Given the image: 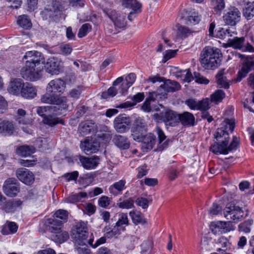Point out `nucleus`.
I'll return each mask as SVG.
<instances>
[{
	"mask_svg": "<svg viewBox=\"0 0 254 254\" xmlns=\"http://www.w3.org/2000/svg\"><path fill=\"white\" fill-rule=\"evenodd\" d=\"M24 66L20 70L23 78L30 81H35L42 77L43 68L39 65L44 64L45 59L43 54L36 51L27 52L22 59Z\"/></svg>",
	"mask_w": 254,
	"mask_h": 254,
	"instance_id": "f257e3e1",
	"label": "nucleus"
},
{
	"mask_svg": "<svg viewBox=\"0 0 254 254\" xmlns=\"http://www.w3.org/2000/svg\"><path fill=\"white\" fill-rule=\"evenodd\" d=\"M65 86V82L60 78L51 80L46 87V92L41 98L44 103L55 104L60 106L61 110L68 108L67 98L61 96Z\"/></svg>",
	"mask_w": 254,
	"mask_h": 254,
	"instance_id": "f03ea898",
	"label": "nucleus"
},
{
	"mask_svg": "<svg viewBox=\"0 0 254 254\" xmlns=\"http://www.w3.org/2000/svg\"><path fill=\"white\" fill-rule=\"evenodd\" d=\"M222 54L219 49L205 47L201 51L200 62L205 69H214L218 67L221 61Z\"/></svg>",
	"mask_w": 254,
	"mask_h": 254,
	"instance_id": "7ed1b4c3",
	"label": "nucleus"
},
{
	"mask_svg": "<svg viewBox=\"0 0 254 254\" xmlns=\"http://www.w3.org/2000/svg\"><path fill=\"white\" fill-rule=\"evenodd\" d=\"M214 136L217 139L221 137H224V139L221 140L219 143L215 142L211 145L210 150L216 154H228L229 153L227 147L229 143L228 133L222 128H218Z\"/></svg>",
	"mask_w": 254,
	"mask_h": 254,
	"instance_id": "20e7f679",
	"label": "nucleus"
},
{
	"mask_svg": "<svg viewBox=\"0 0 254 254\" xmlns=\"http://www.w3.org/2000/svg\"><path fill=\"white\" fill-rule=\"evenodd\" d=\"M224 216L229 222H237L243 217L244 211L234 202H230L226 205L223 211Z\"/></svg>",
	"mask_w": 254,
	"mask_h": 254,
	"instance_id": "39448f33",
	"label": "nucleus"
},
{
	"mask_svg": "<svg viewBox=\"0 0 254 254\" xmlns=\"http://www.w3.org/2000/svg\"><path fill=\"white\" fill-rule=\"evenodd\" d=\"M74 242L76 244H86L88 240V232L86 223L83 221L76 223L73 230Z\"/></svg>",
	"mask_w": 254,
	"mask_h": 254,
	"instance_id": "423d86ee",
	"label": "nucleus"
},
{
	"mask_svg": "<svg viewBox=\"0 0 254 254\" xmlns=\"http://www.w3.org/2000/svg\"><path fill=\"white\" fill-rule=\"evenodd\" d=\"M62 227V223L53 217L45 219L40 223L39 231L42 233L49 231L51 233H54L60 231Z\"/></svg>",
	"mask_w": 254,
	"mask_h": 254,
	"instance_id": "0eeeda50",
	"label": "nucleus"
},
{
	"mask_svg": "<svg viewBox=\"0 0 254 254\" xmlns=\"http://www.w3.org/2000/svg\"><path fill=\"white\" fill-rule=\"evenodd\" d=\"M103 11L111 19L116 27L121 28L126 26V15L125 13L108 8L103 9Z\"/></svg>",
	"mask_w": 254,
	"mask_h": 254,
	"instance_id": "6e6552de",
	"label": "nucleus"
},
{
	"mask_svg": "<svg viewBox=\"0 0 254 254\" xmlns=\"http://www.w3.org/2000/svg\"><path fill=\"white\" fill-rule=\"evenodd\" d=\"M154 117L158 121H162L166 125L171 126H175L179 121V116L176 112L168 110L164 112H161L160 114H155Z\"/></svg>",
	"mask_w": 254,
	"mask_h": 254,
	"instance_id": "1a4fd4ad",
	"label": "nucleus"
},
{
	"mask_svg": "<svg viewBox=\"0 0 254 254\" xmlns=\"http://www.w3.org/2000/svg\"><path fill=\"white\" fill-rule=\"evenodd\" d=\"M130 124V118L125 114L119 115L114 121V127L115 130L121 133L128 130Z\"/></svg>",
	"mask_w": 254,
	"mask_h": 254,
	"instance_id": "9d476101",
	"label": "nucleus"
},
{
	"mask_svg": "<svg viewBox=\"0 0 254 254\" xmlns=\"http://www.w3.org/2000/svg\"><path fill=\"white\" fill-rule=\"evenodd\" d=\"M121 2L124 7L131 9L128 15L129 21H131L141 12L142 4L137 0H121Z\"/></svg>",
	"mask_w": 254,
	"mask_h": 254,
	"instance_id": "9b49d317",
	"label": "nucleus"
},
{
	"mask_svg": "<svg viewBox=\"0 0 254 254\" xmlns=\"http://www.w3.org/2000/svg\"><path fill=\"white\" fill-rule=\"evenodd\" d=\"M228 42L231 46L236 49H239L243 52H254V47L244 37H234L232 39H229Z\"/></svg>",
	"mask_w": 254,
	"mask_h": 254,
	"instance_id": "f8f14e48",
	"label": "nucleus"
},
{
	"mask_svg": "<svg viewBox=\"0 0 254 254\" xmlns=\"http://www.w3.org/2000/svg\"><path fill=\"white\" fill-rule=\"evenodd\" d=\"M240 58H244L243 64L238 74L236 81H240L251 70H254V57H245V55H240Z\"/></svg>",
	"mask_w": 254,
	"mask_h": 254,
	"instance_id": "ddd939ff",
	"label": "nucleus"
},
{
	"mask_svg": "<svg viewBox=\"0 0 254 254\" xmlns=\"http://www.w3.org/2000/svg\"><path fill=\"white\" fill-rule=\"evenodd\" d=\"M2 189L7 196L14 197L19 192L20 188L15 179L9 178L4 182Z\"/></svg>",
	"mask_w": 254,
	"mask_h": 254,
	"instance_id": "4468645a",
	"label": "nucleus"
},
{
	"mask_svg": "<svg viewBox=\"0 0 254 254\" xmlns=\"http://www.w3.org/2000/svg\"><path fill=\"white\" fill-rule=\"evenodd\" d=\"M223 18L226 24L234 26L240 21L241 13L237 8L231 7L224 14Z\"/></svg>",
	"mask_w": 254,
	"mask_h": 254,
	"instance_id": "2eb2a0df",
	"label": "nucleus"
},
{
	"mask_svg": "<svg viewBox=\"0 0 254 254\" xmlns=\"http://www.w3.org/2000/svg\"><path fill=\"white\" fill-rule=\"evenodd\" d=\"M47 72L52 74H58L62 69V61L55 57L49 58L45 65Z\"/></svg>",
	"mask_w": 254,
	"mask_h": 254,
	"instance_id": "dca6fc26",
	"label": "nucleus"
},
{
	"mask_svg": "<svg viewBox=\"0 0 254 254\" xmlns=\"http://www.w3.org/2000/svg\"><path fill=\"white\" fill-rule=\"evenodd\" d=\"M131 131L133 139L138 142L141 141L146 132L145 126L144 124L142 122V120H136L135 124L132 127Z\"/></svg>",
	"mask_w": 254,
	"mask_h": 254,
	"instance_id": "f3484780",
	"label": "nucleus"
},
{
	"mask_svg": "<svg viewBox=\"0 0 254 254\" xmlns=\"http://www.w3.org/2000/svg\"><path fill=\"white\" fill-rule=\"evenodd\" d=\"M16 175L20 181L27 185H30L34 182V174L27 169L21 168L17 169Z\"/></svg>",
	"mask_w": 254,
	"mask_h": 254,
	"instance_id": "a211bd4d",
	"label": "nucleus"
},
{
	"mask_svg": "<svg viewBox=\"0 0 254 254\" xmlns=\"http://www.w3.org/2000/svg\"><path fill=\"white\" fill-rule=\"evenodd\" d=\"M186 104L191 110H207L209 108L208 99L197 101L193 99H189L186 101Z\"/></svg>",
	"mask_w": 254,
	"mask_h": 254,
	"instance_id": "6ab92c4d",
	"label": "nucleus"
},
{
	"mask_svg": "<svg viewBox=\"0 0 254 254\" xmlns=\"http://www.w3.org/2000/svg\"><path fill=\"white\" fill-rule=\"evenodd\" d=\"M80 147L85 154H90L98 151L100 144L95 139H87L83 142H81Z\"/></svg>",
	"mask_w": 254,
	"mask_h": 254,
	"instance_id": "aec40b11",
	"label": "nucleus"
},
{
	"mask_svg": "<svg viewBox=\"0 0 254 254\" xmlns=\"http://www.w3.org/2000/svg\"><path fill=\"white\" fill-rule=\"evenodd\" d=\"M24 83L20 78L12 79L9 83L7 90L8 92L12 95H20Z\"/></svg>",
	"mask_w": 254,
	"mask_h": 254,
	"instance_id": "412c9836",
	"label": "nucleus"
},
{
	"mask_svg": "<svg viewBox=\"0 0 254 254\" xmlns=\"http://www.w3.org/2000/svg\"><path fill=\"white\" fill-rule=\"evenodd\" d=\"M78 129L82 135H86L90 133H95L97 130V127L93 121L87 120L79 124Z\"/></svg>",
	"mask_w": 254,
	"mask_h": 254,
	"instance_id": "4be33fe9",
	"label": "nucleus"
},
{
	"mask_svg": "<svg viewBox=\"0 0 254 254\" xmlns=\"http://www.w3.org/2000/svg\"><path fill=\"white\" fill-rule=\"evenodd\" d=\"M79 160L84 168L86 169H92L97 166L99 163V158L97 156L88 158L80 156Z\"/></svg>",
	"mask_w": 254,
	"mask_h": 254,
	"instance_id": "5701e85b",
	"label": "nucleus"
},
{
	"mask_svg": "<svg viewBox=\"0 0 254 254\" xmlns=\"http://www.w3.org/2000/svg\"><path fill=\"white\" fill-rule=\"evenodd\" d=\"M37 91L35 87L29 83H24L20 95L24 98L31 99L37 96Z\"/></svg>",
	"mask_w": 254,
	"mask_h": 254,
	"instance_id": "b1692460",
	"label": "nucleus"
},
{
	"mask_svg": "<svg viewBox=\"0 0 254 254\" xmlns=\"http://www.w3.org/2000/svg\"><path fill=\"white\" fill-rule=\"evenodd\" d=\"M230 222L220 221L213 222L211 225L212 231L214 233L218 232L221 233L229 232L231 229Z\"/></svg>",
	"mask_w": 254,
	"mask_h": 254,
	"instance_id": "393cba45",
	"label": "nucleus"
},
{
	"mask_svg": "<svg viewBox=\"0 0 254 254\" xmlns=\"http://www.w3.org/2000/svg\"><path fill=\"white\" fill-rule=\"evenodd\" d=\"M160 87L164 89L166 92H173L180 89L181 85L177 81L167 79L164 81V83L160 85Z\"/></svg>",
	"mask_w": 254,
	"mask_h": 254,
	"instance_id": "a878e982",
	"label": "nucleus"
},
{
	"mask_svg": "<svg viewBox=\"0 0 254 254\" xmlns=\"http://www.w3.org/2000/svg\"><path fill=\"white\" fill-rule=\"evenodd\" d=\"M14 129V126L11 122L3 120L0 123V134L10 135L13 133Z\"/></svg>",
	"mask_w": 254,
	"mask_h": 254,
	"instance_id": "bb28decb",
	"label": "nucleus"
},
{
	"mask_svg": "<svg viewBox=\"0 0 254 254\" xmlns=\"http://www.w3.org/2000/svg\"><path fill=\"white\" fill-rule=\"evenodd\" d=\"M115 145L121 149H127L130 146V142L125 136L116 135L113 139Z\"/></svg>",
	"mask_w": 254,
	"mask_h": 254,
	"instance_id": "cd10ccee",
	"label": "nucleus"
},
{
	"mask_svg": "<svg viewBox=\"0 0 254 254\" xmlns=\"http://www.w3.org/2000/svg\"><path fill=\"white\" fill-rule=\"evenodd\" d=\"M35 151V148L32 146L27 145L18 146L15 151V153L18 156L21 157H26L31 155Z\"/></svg>",
	"mask_w": 254,
	"mask_h": 254,
	"instance_id": "c85d7f7f",
	"label": "nucleus"
},
{
	"mask_svg": "<svg viewBox=\"0 0 254 254\" xmlns=\"http://www.w3.org/2000/svg\"><path fill=\"white\" fill-rule=\"evenodd\" d=\"M140 142L143 143V147L148 150H151L155 144L156 137L153 134L149 133L144 135Z\"/></svg>",
	"mask_w": 254,
	"mask_h": 254,
	"instance_id": "c756f323",
	"label": "nucleus"
},
{
	"mask_svg": "<svg viewBox=\"0 0 254 254\" xmlns=\"http://www.w3.org/2000/svg\"><path fill=\"white\" fill-rule=\"evenodd\" d=\"M125 184L126 181L123 180L115 183L109 188L110 193L115 196L118 195L125 189Z\"/></svg>",
	"mask_w": 254,
	"mask_h": 254,
	"instance_id": "7c9ffc66",
	"label": "nucleus"
},
{
	"mask_svg": "<svg viewBox=\"0 0 254 254\" xmlns=\"http://www.w3.org/2000/svg\"><path fill=\"white\" fill-rule=\"evenodd\" d=\"M179 121L184 126H193L195 118L194 116L189 112H184L182 114H179Z\"/></svg>",
	"mask_w": 254,
	"mask_h": 254,
	"instance_id": "2f4dec72",
	"label": "nucleus"
},
{
	"mask_svg": "<svg viewBox=\"0 0 254 254\" xmlns=\"http://www.w3.org/2000/svg\"><path fill=\"white\" fill-rule=\"evenodd\" d=\"M134 201L131 197L127 199L120 198L117 202V206L121 209H129L134 207Z\"/></svg>",
	"mask_w": 254,
	"mask_h": 254,
	"instance_id": "473e14b6",
	"label": "nucleus"
},
{
	"mask_svg": "<svg viewBox=\"0 0 254 254\" xmlns=\"http://www.w3.org/2000/svg\"><path fill=\"white\" fill-rule=\"evenodd\" d=\"M216 79L217 84L220 87L228 88L229 87V80L225 75V69H221L219 70L216 75Z\"/></svg>",
	"mask_w": 254,
	"mask_h": 254,
	"instance_id": "72a5a7b5",
	"label": "nucleus"
},
{
	"mask_svg": "<svg viewBox=\"0 0 254 254\" xmlns=\"http://www.w3.org/2000/svg\"><path fill=\"white\" fill-rule=\"evenodd\" d=\"M128 225L127 215L126 213H121L119 215V218L115 226L116 229L119 230V234L120 231H124L126 226Z\"/></svg>",
	"mask_w": 254,
	"mask_h": 254,
	"instance_id": "f704fd0d",
	"label": "nucleus"
},
{
	"mask_svg": "<svg viewBox=\"0 0 254 254\" xmlns=\"http://www.w3.org/2000/svg\"><path fill=\"white\" fill-rule=\"evenodd\" d=\"M52 238L54 241L57 243H63L67 241L69 238L68 233L62 230V229L58 232L53 233Z\"/></svg>",
	"mask_w": 254,
	"mask_h": 254,
	"instance_id": "c9c22d12",
	"label": "nucleus"
},
{
	"mask_svg": "<svg viewBox=\"0 0 254 254\" xmlns=\"http://www.w3.org/2000/svg\"><path fill=\"white\" fill-rule=\"evenodd\" d=\"M136 79V75L134 73H129L126 78L127 83L122 84L121 85L120 93L124 95L127 91V89L131 86Z\"/></svg>",
	"mask_w": 254,
	"mask_h": 254,
	"instance_id": "e433bc0d",
	"label": "nucleus"
},
{
	"mask_svg": "<svg viewBox=\"0 0 254 254\" xmlns=\"http://www.w3.org/2000/svg\"><path fill=\"white\" fill-rule=\"evenodd\" d=\"M156 131L158 134L159 141V144L157 148V150L158 151H161L167 147L169 141H166L163 144H161L162 142L165 139L166 136L164 132L159 127H157L156 128Z\"/></svg>",
	"mask_w": 254,
	"mask_h": 254,
	"instance_id": "4c0bfd02",
	"label": "nucleus"
},
{
	"mask_svg": "<svg viewBox=\"0 0 254 254\" xmlns=\"http://www.w3.org/2000/svg\"><path fill=\"white\" fill-rule=\"evenodd\" d=\"M235 34H236V32L234 28L231 29L230 28L225 29L221 28L216 32V36L220 39H224L232 37Z\"/></svg>",
	"mask_w": 254,
	"mask_h": 254,
	"instance_id": "58836bf2",
	"label": "nucleus"
},
{
	"mask_svg": "<svg viewBox=\"0 0 254 254\" xmlns=\"http://www.w3.org/2000/svg\"><path fill=\"white\" fill-rule=\"evenodd\" d=\"M87 197V194L85 192H80L77 193L71 194L65 199L67 203H75L82 201V199Z\"/></svg>",
	"mask_w": 254,
	"mask_h": 254,
	"instance_id": "ea45409f",
	"label": "nucleus"
},
{
	"mask_svg": "<svg viewBox=\"0 0 254 254\" xmlns=\"http://www.w3.org/2000/svg\"><path fill=\"white\" fill-rule=\"evenodd\" d=\"M68 215V213L66 210L59 209L54 213L53 217L57 221L61 222L63 225V224L67 220Z\"/></svg>",
	"mask_w": 254,
	"mask_h": 254,
	"instance_id": "a19ab883",
	"label": "nucleus"
},
{
	"mask_svg": "<svg viewBox=\"0 0 254 254\" xmlns=\"http://www.w3.org/2000/svg\"><path fill=\"white\" fill-rule=\"evenodd\" d=\"M44 124L53 127L58 124H62V120L53 115L45 116L43 119Z\"/></svg>",
	"mask_w": 254,
	"mask_h": 254,
	"instance_id": "79ce46f5",
	"label": "nucleus"
},
{
	"mask_svg": "<svg viewBox=\"0 0 254 254\" xmlns=\"http://www.w3.org/2000/svg\"><path fill=\"white\" fill-rule=\"evenodd\" d=\"M18 229L17 224L13 222H8L5 225L2 230L1 233L3 235H8L15 233Z\"/></svg>",
	"mask_w": 254,
	"mask_h": 254,
	"instance_id": "37998d69",
	"label": "nucleus"
},
{
	"mask_svg": "<svg viewBox=\"0 0 254 254\" xmlns=\"http://www.w3.org/2000/svg\"><path fill=\"white\" fill-rule=\"evenodd\" d=\"M129 214L134 224L137 225L140 223H146L145 219L140 212L133 210L130 211Z\"/></svg>",
	"mask_w": 254,
	"mask_h": 254,
	"instance_id": "c03bdc74",
	"label": "nucleus"
},
{
	"mask_svg": "<svg viewBox=\"0 0 254 254\" xmlns=\"http://www.w3.org/2000/svg\"><path fill=\"white\" fill-rule=\"evenodd\" d=\"M22 204V201L19 199H14L7 202L5 204V210L6 212L9 213L14 212L17 208Z\"/></svg>",
	"mask_w": 254,
	"mask_h": 254,
	"instance_id": "a18cd8bd",
	"label": "nucleus"
},
{
	"mask_svg": "<svg viewBox=\"0 0 254 254\" xmlns=\"http://www.w3.org/2000/svg\"><path fill=\"white\" fill-rule=\"evenodd\" d=\"M18 24L24 29H27L32 26V23L30 20L26 15H20L17 19Z\"/></svg>",
	"mask_w": 254,
	"mask_h": 254,
	"instance_id": "49530a36",
	"label": "nucleus"
},
{
	"mask_svg": "<svg viewBox=\"0 0 254 254\" xmlns=\"http://www.w3.org/2000/svg\"><path fill=\"white\" fill-rule=\"evenodd\" d=\"M253 220L248 219L243 223H240L238 226L239 231L245 233H250L251 230V226L253 225Z\"/></svg>",
	"mask_w": 254,
	"mask_h": 254,
	"instance_id": "de8ad7c7",
	"label": "nucleus"
},
{
	"mask_svg": "<svg viewBox=\"0 0 254 254\" xmlns=\"http://www.w3.org/2000/svg\"><path fill=\"white\" fill-rule=\"evenodd\" d=\"M244 16L247 19H252L254 16V2L248 3L243 11Z\"/></svg>",
	"mask_w": 254,
	"mask_h": 254,
	"instance_id": "09e8293b",
	"label": "nucleus"
},
{
	"mask_svg": "<svg viewBox=\"0 0 254 254\" xmlns=\"http://www.w3.org/2000/svg\"><path fill=\"white\" fill-rule=\"evenodd\" d=\"M217 243L218 245L221 246L220 248H218L217 251H220L221 250L225 251L230 247V243L225 237L219 238L217 240Z\"/></svg>",
	"mask_w": 254,
	"mask_h": 254,
	"instance_id": "8fccbe9b",
	"label": "nucleus"
},
{
	"mask_svg": "<svg viewBox=\"0 0 254 254\" xmlns=\"http://www.w3.org/2000/svg\"><path fill=\"white\" fill-rule=\"evenodd\" d=\"M212 5L214 11L217 14L219 15L225 6V2L223 0H212Z\"/></svg>",
	"mask_w": 254,
	"mask_h": 254,
	"instance_id": "3c124183",
	"label": "nucleus"
},
{
	"mask_svg": "<svg viewBox=\"0 0 254 254\" xmlns=\"http://www.w3.org/2000/svg\"><path fill=\"white\" fill-rule=\"evenodd\" d=\"M94 239L93 237H91L87 242V243L92 248L95 249L100 245L103 244L106 242V237H102L98 239L94 244H93Z\"/></svg>",
	"mask_w": 254,
	"mask_h": 254,
	"instance_id": "603ef678",
	"label": "nucleus"
},
{
	"mask_svg": "<svg viewBox=\"0 0 254 254\" xmlns=\"http://www.w3.org/2000/svg\"><path fill=\"white\" fill-rule=\"evenodd\" d=\"M180 73V74H178V76L184 77V80L185 82H190L194 78V76L193 77L189 69L181 70Z\"/></svg>",
	"mask_w": 254,
	"mask_h": 254,
	"instance_id": "864d4df0",
	"label": "nucleus"
},
{
	"mask_svg": "<svg viewBox=\"0 0 254 254\" xmlns=\"http://www.w3.org/2000/svg\"><path fill=\"white\" fill-rule=\"evenodd\" d=\"M92 26L89 23H85L82 25L78 33V37L82 38L91 30Z\"/></svg>",
	"mask_w": 254,
	"mask_h": 254,
	"instance_id": "5fc2aeb1",
	"label": "nucleus"
},
{
	"mask_svg": "<svg viewBox=\"0 0 254 254\" xmlns=\"http://www.w3.org/2000/svg\"><path fill=\"white\" fill-rule=\"evenodd\" d=\"M178 34L182 38H186L191 33V31L187 27L178 24L177 25Z\"/></svg>",
	"mask_w": 254,
	"mask_h": 254,
	"instance_id": "6e6d98bb",
	"label": "nucleus"
},
{
	"mask_svg": "<svg viewBox=\"0 0 254 254\" xmlns=\"http://www.w3.org/2000/svg\"><path fill=\"white\" fill-rule=\"evenodd\" d=\"M118 90L114 86L110 87L107 91L103 92L102 93L101 97L104 99H107L110 97H114L117 95Z\"/></svg>",
	"mask_w": 254,
	"mask_h": 254,
	"instance_id": "4d7b16f0",
	"label": "nucleus"
},
{
	"mask_svg": "<svg viewBox=\"0 0 254 254\" xmlns=\"http://www.w3.org/2000/svg\"><path fill=\"white\" fill-rule=\"evenodd\" d=\"M225 93L222 90H218L211 95V101L220 102L224 97Z\"/></svg>",
	"mask_w": 254,
	"mask_h": 254,
	"instance_id": "13d9d810",
	"label": "nucleus"
},
{
	"mask_svg": "<svg viewBox=\"0 0 254 254\" xmlns=\"http://www.w3.org/2000/svg\"><path fill=\"white\" fill-rule=\"evenodd\" d=\"M86 244H76V249L78 254H89L90 250L87 248Z\"/></svg>",
	"mask_w": 254,
	"mask_h": 254,
	"instance_id": "bf43d9fd",
	"label": "nucleus"
},
{
	"mask_svg": "<svg viewBox=\"0 0 254 254\" xmlns=\"http://www.w3.org/2000/svg\"><path fill=\"white\" fill-rule=\"evenodd\" d=\"M104 231L106 233V235L108 237H113L119 234V230L116 229L115 226H114L113 228L111 229L110 227L106 226L104 228Z\"/></svg>",
	"mask_w": 254,
	"mask_h": 254,
	"instance_id": "052dcab7",
	"label": "nucleus"
},
{
	"mask_svg": "<svg viewBox=\"0 0 254 254\" xmlns=\"http://www.w3.org/2000/svg\"><path fill=\"white\" fill-rule=\"evenodd\" d=\"M81 93V88L78 86L76 88L72 89L68 93V95L74 99H77Z\"/></svg>",
	"mask_w": 254,
	"mask_h": 254,
	"instance_id": "680f3d73",
	"label": "nucleus"
},
{
	"mask_svg": "<svg viewBox=\"0 0 254 254\" xmlns=\"http://www.w3.org/2000/svg\"><path fill=\"white\" fill-rule=\"evenodd\" d=\"M189 22L193 24H197L200 20V16L198 13L193 12L187 19Z\"/></svg>",
	"mask_w": 254,
	"mask_h": 254,
	"instance_id": "e2e57ef3",
	"label": "nucleus"
},
{
	"mask_svg": "<svg viewBox=\"0 0 254 254\" xmlns=\"http://www.w3.org/2000/svg\"><path fill=\"white\" fill-rule=\"evenodd\" d=\"M194 76L195 82L198 83L207 84L209 83V81L208 79L203 76L201 75L198 72H194Z\"/></svg>",
	"mask_w": 254,
	"mask_h": 254,
	"instance_id": "0e129e2a",
	"label": "nucleus"
},
{
	"mask_svg": "<svg viewBox=\"0 0 254 254\" xmlns=\"http://www.w3.org/2000/svg\"><path fill=\"white\" fill-rule=\"evenodd\" d=\"M239 138L237 136H234L232 141L228 146L227 145L228 152L233 150H236L239 144Z\"/></svg>",
	"mask_w": 254,
	"mask_h": 254,
	"instance_id": "69168bd1",
	"label": "nucleus"
},
{
	"mask_svg": "<svg viewBox=\"0 0 254 254\" xmlns=\"http://www.w3.org/2000/svg\"><path fill=\"white\" fill-rule=\"evenodd\" d=\"M110 203V199L107 196H102L98 200V204L104 208L107 207Z\"/></svg>",
	"mask_w": 254,
	"mask_h": 254,
	"instance_id": "338daca9",
	"label": "nucleus"
},
{
	"mask_svg": "<svg viewBox=\"0 0 254 254\" xmlns=\"http://www.w3.org/2000/svg\"><path fill=\"white\" fill-rule=\"evenodd\" d=\"M60 51L64 55H69L71 53L72 49L68 44H63L60 47Z\"/></svg>",
	"mask_w": 254,
	"mask_h": 254,
	"instance_id": "774afa93",
	"label": "nucleus"
}]
</instances>
